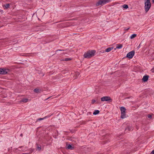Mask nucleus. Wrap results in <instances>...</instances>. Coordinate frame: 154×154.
I'll use <instances>...</instances> for the list:
<instances>
[{
    "instance_id": "7",
    "label": "nucleus",
    "mask_w": 154,
    "mask_h": 154,
    "mask_svg": "<svg viewBox=\"0 0 154 154\" xmlns=\"http://www.w3.org/2000/svg\"><path fill=\"white\" fill-rule=\"evenodd\" d=\"M134 54V51H132L129 52L127 55V57L130 59L132 58Z\"/></svg>"
},
{
    "instance_id": "2",
    "label": "nucleus",
    "mask_w": 154,
    "mask_h": 154,
    "mask_svg": "<svg viewBox=\"0 0 154 154\" xmlns=\"http://www.w3.org/2000/svg\"><path fill=\"white\" fill-rule=\"evenodd\" d=\"M126 109L123 106H122L120 108L121 110V117L122 119L124 118L125 117V111Z\"/></svg>"
},
{
    "instance_id": "26",
    "label": "nucleus",
    "mask_w": 154,
    "mask_h": 154,
    "mask_svg": "<svg viewBox=\"0 0 154 154\" xmlns=\"http://www.w3.org/2000/svg\"><path fill=\"white\" fill-rule=\"evenodd\" d=\"M130 28H128L127 29H126V28H125L124 29L125 30H128Z\"/></svg>"
},
{
    "instance_id": "24",
    "label": "nucleus",
    "mask_w": 154,
    "mask_h": 154,
    "mask_svg": "<svg viewBox=\"0 0 154 154\" xmlns=\"http://www.w3.org/2000/svg\"><path fill=\"white\" fill-rule=\"evenodd\" d=\"M95 102V100H92V103L93 104Z\"/></svg>"
},
{
    "instance_id": "13",
    "label": "nucleus",
    "mask_w": 154,
    "mask_h": 154,
    "mask_svg": "<svg viewBox=\"0 0 154 154\" xmlns=\"http://www.w3.org/2000/svg\"><path fill=\"white\" fill-rule=\"evenodd\" d=\"M40 91V90L37 88H36L34 90V91L36 93H39Z\"/></svg>"
},
{
    "instance_id": "25",
    "label": "nucleus",
    "mask_w": 154,
    "mask_h": 154,
    "mask_svg": "<svg viewBox=\"0 0 154 154\" xmlns=\"http://www.w3.org/2000/svg\"><path fill=\"white\" fill-rule=\"evenodd\" d=\"M150 154H154V150H152L151 152L150 153Z\"/></svg>"
},
{
    "instance_id": "3",
    "label": "nucleus",
    "mask_w": 154,
    "mask_h": 154,
    "mask_svg": "<svg viewBox=\"0 0 154 154\" xmlns=\"http://www.w3.org/2000/svg\"><path fill=\"white\" fill-rule=\"evenodd\" d=\"M110 2V0H100L96 3V5H103Z\"/></svg>"
},
{
    "instance_id": "15",
    "label": "nucleus",
    "mask_w": 154,
    "mask_h": 154,
    "mask_svg": "<svg viewBox=\"0 0 154 154\" xmlns=\"http://www.w3.org/2000/svg\"><path fill=\"white\" fill-rule=\"evenodd\" d=\"M71 60V58H66L65 59H63L62 60L63 61H69Z\"/></svg>"
},
{
    "instance_id": "12",
    "label": "nucleus",
    "mask_w": 154,
    "mask_h": 154,
    "mask_svg": "<svg viewBox=\"0 0 154 154\" xmlns=\"http://www.w3.org/2000/svg\"><path fill=\"white\" fill-rule=\"evenodd\" d=\"M28 100V99L26 98H24L22 100L20 101V102H26Z\"/></svg>"
},
{
    "instance_id": "30",
    "label": "nucleus",
    "mask_w": 154,
    "mask_h": 154,
    "mask_svg": "<svg viewBox=\"0 0 154 154\" xmlns=\"http://www.w3.org/2000/svg\"><path fill=\"white\" fill-rule=\"evenodd\" d=\"M20 136L21 137H22L23 136V134H21L20 135Z\"/></svg>"
},
{
    "instance_id": "31",
    "label": "nucleus",
    "mask_w": 154,
    "mask_h": 154,
    "mask_svg": "<svg viewBox=\"0 0 154 154\" xmlns=\"http://www.w3.org/2000/svg\"><path fill=\"white\" fill-rule=\"evenodd\" d=\"M51 97H49L48 98L46 99V100H48V99H49Z\"/></svg>"
},
{
    "instance_id": "22",
    "label": "nucleus",
    "mask_w": 154,
    "mask_h": 154,
    "mask_svg": "<svg viewBox=\"0 0 154 154\" xmlns=\"http://www.w3.org/2000/svg\"><path fill=\"white\" fill-rule=\"evenodd\" d=\"M127 130H128L129 131H131V128L130 127H128L125 129L126 131Z\"/></svg>"
},
{
    "instance_id": "18",
    "label": "nucleus",
    "mask_w": 154,
    "mask_h": 154,
    "mask_svg": "<svg viewBox=\"0 0 154 154\" xmlns=\"http://www.w3.org/2000/svg\"><path fill=\"white\" fill-rule=\"evenodd\" d=\"M144 1H145L144 4L151 3V2H150L151 0H145Z\"/></svg>"
},
{
    "instance_id": "11",
    "label": "nucleus",
    "mask_w": 154,
    "mask_h": 154,
    "mask_svg": "<svg viewBox=\"0 0 154 154\" xmlns=\"http://www.w3.org/2000/svg\"><path fill=\"white\" fill-rule=\"evenodd\" d=\"M113 48H107L105 50V51L106 52H109Z\"/></svg>"
},
{
    "instance_id": "21",
    "label": "nucleus",
    "mask_w": 154,
    "mask_h": 154,
    "mask_svg": "<svg viewBox=\"0 0 154 154\" xmlns=\"http://www.w3.org/2000/svg\"><path fill=\"white\" fill-rule=\"evenodd\" d=\"M46 117H47V116H45L43 118H40L38 119L37 120V121L42 120L44 119H45Z\"/></svg>"
},
{
    "instance_id": "23",
    "label": "nucleus",
    "mask_w": 154,
    "mask_h": 154,
    "mask_svg": "<svg viewBox=\"0 0 154 154\" xmlns=\"http://www.w3.org/2000/svg\"><path fill=\"white\" fill-rule=\"evenodd\" d=\"M152 115H148V117L149 118H152Z\"/></svg>"
},
{
    "instance_id": "19",
    "label": "nucleus",
    "mask_w": 154,
    "mask_h": 154,
    "mask_svg": "<svg viewBox=\"0 0 154 154\" xmlns=\"http://www.w3.org/2000/svg\"><path fill=\"white\" fill-rule=\"evenodd\" d=\"M122 7L123 8L125 9H127L128 7V5L125 4L124 5H123L122 6Z\"/></svg>"
},
{
    "instance_id": "8",
    "label": "nucleus",
    "mask_w": 154,
    "mask_h": 154,
    "mask_svg": "<svg viewBox=\"0 0 154 154\" xmlns=\"http://www.w3.org/2000/svg\"><path fill=\"white\" fill-rule=\"evenodd\" d=\"M149 77V76L148 75H146L144 76L143 79H142L143 81L144 82H146L147 81Z\"/></svg>"
},
{
    "instance_id": "1",
    "label": "nucleus",
    "mask_w": 154,
    "mask_h": 154,
    "mask_svg": "<svg viewBox=\"0 0 154 154\" xmlns=\"http://www.w3.org/2000/svg\"><path fill=\"white\" fill-rule=\"evenodd\" d=\"M95 52L96 51L94 50L89 51L84 54V56L85 58H90L94 56Z\"/></svg>"
},
{
    "instance_id": "9",
    "label": "nucleus",
    "mask_w": 154,
    "mask_h": 154,
    "mask_svg": "<svg viewBox=\"0 0 154 154\" xmlns=\"http://www.w3.org/2000/svg\"><path fill=\"white\" fill-rule=\"evenodd\" d=\"M66 146L67 148L68 149H74V147L70 144H67Z\"/></svg>"
},
{
    "instance_id": "20",
    "label": "nucleus",
    "mask_w": 154,
    "mask_h": 154,
    "mask_svg": "<svg viewBox=\"0 0 154 154\" xmlns=\"http://www.w3.org/2000/svg\"><path fill=\"white\" fill-rule=\"evenodd\" d=\"M9 6L10 5L9 4H7L6 5H4L5 7L6 8H8L9 7Z\"/></svg>"
},
{
    "instance_id": "32",
    "label": "nucleus",
    "mask_w": 154,
    "mask_h": 154,
    "mask_svg": "<svg viewBox=\"0 0 154 154\" xmlns=\"http://www.w3.org/2000/svg\"><path fill=\"white\" fill-rule=\"evenodd\" d=\"M152 1L153 3H154V0H152Z\"/></svg>"
},
{
    "instance_id": "27",
    "label": "nucleus",
    "mask_w": 154,
    "mask_h": 154,
    "mask_svg": "<svg viewBox=\"0 0 154 154\" xmlns=\"http://www.w3.org/2000/svg\"><path fill=\"white\" fill-rule=\"evenodd\" d=\"M151 71H152V72H154V68H152V69H151Z\"/></svg>"
},
{
    "instance_id": "17",
    "label": "nucleus",
    "mask_w": 154,
    "mask_h": 154,
    "mask_svg": "<svg viewBox=\"0 0 154 154\" xmlns=\"http://www.w3.org/2000/svg\"><path fill=\"white\" fill-rule=\"evenodd\" d=\"M37 150H38V151H40L41 149V146H38V145H37Z\"/></svg>"
},
{
    "instance_id": "29",
    "label": "nucleus",
    "mask_w": 154,
    "mask_h": 154,
    "mask_svg": "<svg viewBox=\"0 0 154 154\" xmlns=\"http://www.w3.org/2000/svg\"><path fill=\"white\" fill-rule=\"evenodd\" d=\"M64 51V50H57V51Z\"/></svg>"
},
{
    "instance_id": "6",
    "label": "nucleus",
    "mask_w": 154,
    "mask_h": 154,
    "mask_svg": "<svg viewBox=\"0 0 154 154\" xmlns=\"http://www.w3.org/2000/svg\"><path fill=\"white\" fill-rule=\"evenodd\" d=\"M102 101H108L109 100H111L112 101V100L109 97L105 96L103 97L100 99Z\"/></svg>"
},
{
    "instance_id": "4",
    "label": "nucleus",
    "mask_w": 154,
    "mask_h": 154,
    "mask_svg": "<svg viewBox=\"0 0 154 154\" xmlns=\"http://www.w3.org/2000/svg\"><path fill=\"white\" fill-rule=\"evenodd\" d=\"M10 70L8 69L0 68V74H5L9 72Z\"/></svg>"
},
{
    "instance_id": "10",
    "label": "nucleus",
    "mask_w": 154,
    "mask_h": 154,
    "mask_svg": "<svg viewBox=\"0 0 154 154\" xmlns=\"http://www.w3.org/2000/svg\"><path fill=\"white\" fill-rule=\"evenodd\" d=\"M122 44H118L117 45V46L116 47V48L117 49H120L122 48Z\"/></svg>"
},
{
    "instance_id": "28",
    "label": "nucleus",
    "mask_w": 154,
    "mask_h": 154,
    "mask_svg": "<svg viewBox=\"0 0 154 154\" xmlns=\"http://www.w3.org/2000/svg\"><path fill=\"white\" fill-rule=\"evenodd\" d=\"M140 47V44L137 47V48H139Z\"/></svg>"
},
{
    "instance_id": "16",
    "label": "nucleus",
    "mask_w": 154,
    "mask_h": 154,
    "mask_svg": "<svg viewBox=\"0 0 154 154\" xmlns=\"http://www.w3.org/2000/svg\"><path fill=\"white\" fill-rule=\"evenodd\" d=\"M137 36V35L136 34H132L130 37V38L131 39H133L135 37Z\"/></svg>"
},
{
    "instance_id": "5",
    "label": "nucleus",
    "mask_w": 154,
    "mask_h": 154,
    "mask_svg": "<svg viewBox=\"0 0 154 154\" xmlns=\"http://www.w3.org/2000/svg\"><path fill=\"white\" fill-rule=\"evenodd\" d=\"M151 3L145 4L144 9L146 12H148L151 7Z\"/></svg>"
},
{
    "instance_id": "14",
    "label": "nucleus",
    "mask_w": 154,
    "mask_h": 154,
    "mask_svg": "<svg viewBox=\"0 0 154 154\" xmlns=\"http://www.w3.org/2000/svg\"><path fill=\"white\" fill-rule=\"evenodd\" d=\"M99 111L98 110H95L93 114L94 115H96L98 114L99 112Z\"/></svg>"
}]
</instances>
